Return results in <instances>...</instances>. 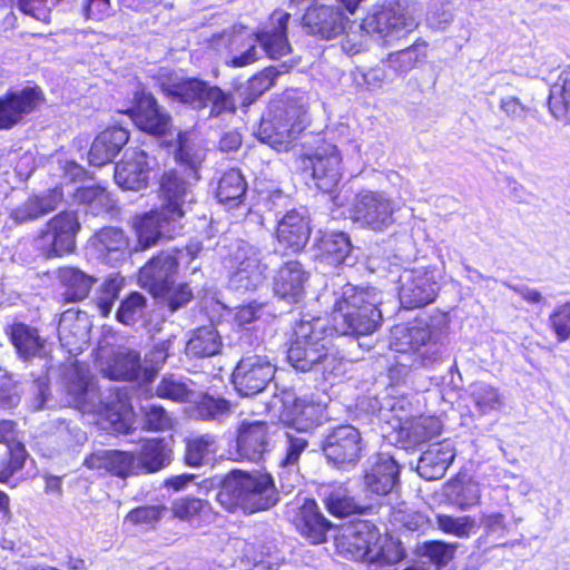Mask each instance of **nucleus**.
<instances>
[{
	"label": "nucleus",
	"mask_w": 570,
	"mask_h": 570,
	"mask_svg": "<svg viewBox=\"0 0 570 570\" xmlns=\"http://www.w3.org/2000/svg\"><path fill=\"white\" fill-rule=\"evenodd\" d=\"M390 348L400 354L389 370L391 380H404L411 370L433 368L443 360L440 335L423 323L399 324L391 330Z\"/></svg>",
	"instance_id": "1"
},
{
	"label": "nucleus",
	"mask_w": 570,
	"mask_h": 570,
	"mask_svg": "<svg viewBox=\"0 0 570 570\" xmlns=\"http://www.w3.org/2000/svg\"><path fill=\"white\" fill-rule=\"evenodd\" d=\"M332 331L326 318L304 316L294 327L287 351L289 364L302 372L320 370L325 379L336 375L341 360L330 348Z\"/></svg>",
	"instance_id": "2"
},
{
	"label": "nucleus",
	"mask_w": 570,
	"mask_h": 570,
	"mask_svg": "<svg viewBox=\"0 0 570 570\" xmlns=\"http://www.w3.org/2000/svg\"><path fill=\"white\" fill-rule=\"evenodd\" d=\"M332 311L333 328L342 335H368L381 325L382 293L374 287L345 284L335 293Z\"/></svg>",
	"instance_id": "3"
},
{
	"label": "nucleus",
	"mask_w": 570,
	"mask_h": 570,
	"mask_svg": "<svg viewBox=\"0 0 570 570\" xmlns=\"http://www.w3.org/2000/svg\"><path fill=\"white\" fill-rule=\"evenodd\" d=\"M66 380L67 393L75 407L105 416L118 433L129 432L130 411L124 394L117 391L105 400L89 371L80 366L70 370Z\"/></svg>",
	"instance_id": "4"
},
{
	"label": "nucleus",
	"mask_w": 570,
	"mask_h": 570,
	"mask_svg": "<svg viewBox=\"0 0 570 570\" xmlns=\"http://www.w3.org/2000/svg\"><path fill=\"white\" fill-rule=\"evenodd\" d=\"M217 501L230 512L255 513L274 507L278 495L269 474L234 471L224 480Z\"/></svg>",
	"instance_id": "5"
},
{
	"label": "nucleus",
	"mask_w": 570,
	"mask_h": 570,
	"mask_svg": "<svg viewBox=\"0 0 570 570\" xmlns=\"http://www.w3.org/2000/svg\"><path fill=\"white\" fill-rule=\"evenodd\" d=\"M291 14L282 10L274 11L268 22L258 31L255 37H248L245 40L242 36H236L232 45H238L240 48L232 49V65L234 67L247 66L258 58L256 43L259 42L262 49L272 59H278L291 51L286 30Z\"/></svg>",
	"instance_id": "6"
},
{
	"label": "nucleus",
	"mask_w": 570,
	"mask_h": 570,
	"mask_svg": "<svg viewBox=\"0 0 570 570\" xmlns=\"http://www.w3.org/2000/svg\"><path fill=\"white\" fill-rule=\"evenodd\" d=\"M199 252L198 244L188 245L184 249L161 252L140 268L139 283L155 296H164L176 283L178 266L191 263Z\"/></svg>",
	"instance_id": "7"
},
{
	"label": "nucleus",
	"mask_w": 570,
	"mask_h": 570,
	"mask_svg": "<svg viewBox=\"0 0 570 570\" xmlns=\"http://www.w3.org/2000/svg\"><path fill=\"white\" fill-rule=\"evenodd\" d=\"M304 122L303 111L294 106L271 108L263 116L256 136L262 142L274 149H286L288 144L304 129Z\"/></svg>",
	"instance_id": "8"
},
{
	"label": "nucleus",
	"mask_w": 570,
	"mask_h": 570,
	"mask_svg": "<svg viewBox=\"0 0 570 570\" xmlns=\"http://www.w3.org/2000/svg\"><path fill=\"white\" fill-rule=\"evenodd\" d=\"M396 205L384 193L364 190L355 195L350 218L364 228L383 232L394 224Z\"/></svg>",
	"instance_id": "9"
},
{
	"label": "nucleus",
	"mask_w": 570,
	"mask_h": 570,
	"mask_svg": "<svg viewBox=\"0 0 570 570\" xmlns=\"http://www.w3.org/2000/svg\"><path fill=\"white\" fill-rule=\"evenodd\" d=\"M227 264L233 269L229 286L237 292L254 291L264 279L261 252L245 240L232 245Z\"/></svg>",
	"instance_id": "10"
},
{
	"label": "nucleus",
	"mask_w": 570,
	"mask_h": 570,
	"mask_svg": "<svg viewBox=\"0 0 570 570\" xmlns=\"http://www.w3.org/2000/svg\"><path fill=\"white\" fill-rule=\"evenodd\" d=\"M439 272L424 266L404 269L399 277V297L404 308L412 309L432 303L439 291Z\"/></svg>",
	"instance_id": "11"
},
{
	"label": "nucleus",
	"mask_w": 570,
	"mask_h": 570,
	"mask_svg": "<svg viewBox=\"0 0 570 570\" xmlns=\"http://www.w3.org/2000/svg\"><path fill=\"white\" fill-rule=\"evenodd\" d=\"M276 366L271 358L257 348L246 353L238 361L232 375V382L238 394L252 396L265 390L275 375Z\"/></svg>",
	"instance_id": "12"
},
{
	"label": "nucleus",
	"mask_w": 570,
	"mask_h": 570,
	"mask_svg": "<svg viewBox=\"0 0 570 570\" xmlns=\"http://www.w3.org/2000/svg\"><path fill=\"white\" fill-rule=\"evenodd\" d=\"M80 223L75 212H61L52 217L37 238V246L47 258L71 253Z\"/></svg>",
	"instance_id": "13"
},
{
	"label": "nucleus",
	"mask_w": 570,
	"mask_h": 570,
	"mask_svg": "<svg viewBox=\"0 0 570 570\" xmlns=\"http://www.w3.org/2000/svg\"><path fill=\"white\" fill-rule=\"evenodd\" d=\"M195 184L189 175L185 177L177 170L164 173L159 181V208L164 210L167 219L179 220L184 217L195 203Z\"/></svg>",
	"instance_id": "14"
},
{
	"label": "nucleus",
	"mask_w": 570,
	"mask_h": 570,
	"mask_svg": "<svg viewBox=\"0 0 570 570\" xmlns=\"http://www.w3.org/2000/svg\"><path fill=\"white\" fill-rule=\"evenodd\" d=\"M415 19L400 6L374 8L363 20L361 28L390 42L405 37L416 28Z\"/></svg>",
	"instance_id": "15"
},
{
	"label": "nucleus",
	"mask_w": 570,
	"mask_h": 570,
	"mask_svg": "<svg viewBox=\"0 0 570 570\" xmlns=\"http://www.w3.org/2000/svg\"><path fill=\"white\" fill-rule=\"evenodd\" d=\"M303 26L307 31L324 40L337 38L346 31L350 19L341 8L314 0L306 8Z\"/></svg>",
	"instance_id": "16"
},
{
	"label": "nucleus",
	"mask_w": 570,
	"mask_h": 570,
	"mask_svg": "<svg viewBox=\"0 0 570 570\" xmlns=\"http://www.w3.org/2000/svg\"><path fill=\"white\" fill-rule=\"evenodd\" d=\"M342 157L336 146L325 144L303 159L305 169L312 170L315 186L323 193H331L342 177Z\"/></svg>",
	"instance_id": "17"
},
{
	"label": "nucleus",
	"mask_w": 570,
	"mask_h": 570,
	"mask_svg": "<svg viewBox=\"0 0 570 570\" xmlns=\"http://www.w3.org/2000/svg\"><path fill=\"white\" fill-rule=\"evenodd\" d=\"M323 452L335 465L355 464L362 452V438L352 425L334 428L324 439Z\"/></svg>",
	"instance_id": "18"
},
{
	"label": "nucleus",
	"mask_w": 570,
	"mask_h": 570,
	"mask_svg": "<svg viewBox=\"0 0 570 570\" xmlns=\"http://www.w3.org/2000/svg\"><path fill=\"white\" fill-rule=\"evenodd\" d=\"M307 433L297 431L285 433L278 471L281 488L285 493H291L296 487L301 485L302 476L298 462L308 448Z\"/></svg>",
	"instance_id": "19"
},
{
	"label": "nucleus",
	"mask_w": 570,
	"mask_h": 570,
	"mask_svg": "<svg viewBox=\"0 0 570 570\" xmlns=\"http://www.w3.org/2000/svg\"><path fill=\"white\" fill-rule=\"evenodd\" d=\"M309 216L306 209H291L278 220L276 227L277 250L298 253L307 244L311 236Z\"/></svg>",
	"instance_id": "20"
},
{
	"label": "nucleus",
	"mask_w": 570,
	"mask_h": 570,
	"mask_svg": "<svg viewBox=\"0 0 570 570\" xmlns=\"http://www.w3.org/2000/svg\"><path fill=\"white\" fill-rule=\"evenodd\" d=\"M135 125L150 135L163 136L170 126V117L161 111L156 99L144 89L135 94V106L129 110Z\"/></svg>",
	"instance_id": "21"
},
{
	"label": "nucleus",
	"mask_w": 570,
	"mask_h": 570,
	"mask_svg": "<svg viewBox=\"0 0 570 570\" xmlns=\"http://www.w3.org/2000/svg\"><path fill=\"white\" fill-rule=\"evenodd\" d=\"M147 154L138 148L127 149L122 159L116 164L115 181L125 190H140L149 179Z\"/></svg>",
	"instance_id": "22"
},
{
	"label": "nucleus",
	"mask_w": 570,
	"mask_h": 570,
	"mask_svg": "<svg viewBox=\"0 0 570 570\" xmlns=\"http://www.w3.org/2000/svg\"><path fill=\"white\" fill-rule=\"evenodd\" d=\"M41 99L37 88H23L0 97V130H8L36 109Z\"/></svg>",
	"instance_id": "23"
},
{
	"label": "nucleus",
	"mask_w": 570,
	"mask_h": 570,
	"mask_svg": "<svg viewBox=\"0 0 570 570\" xmlns=\"http://www.w3.org/2000/svg\"><path fill=\"white\" fill-rule=\"evenodd\" d=\"M281 420L291 428V431L308 432L320 421L321 409L318 404L286 394L283 400Z\"/></svg>",
	"instance_id": "24"
},
{
	"label": "nucleus",
	"mask_w": 570,
	"mask_h": 570,
	"mask_svg": "<svg viewBox=\"0 0 570 570\" xmlns=\"http://www.w3.org/2000/svg\"><path fill=\"white\" fill-rule=\"evenodd\" d=\"M379 539V531L375 527L361 522L347 529L338 539L337 547L341 552L355 561H366L370 563L372 548Z\"/></svg>",
	"instance_id": "25"
},
{
	"label": "nucleus",
	"mask_w": 570,
	"mask_h": 570,
	"mask_svg": "<svg viewBox=\"0 0 570 570\" xmlns=\"http://www.w3.org/2000/svg\"><path fill=\"white\" fill-rule=\"evenodd\" d=\"M400 468L394 456L379 453L371 459V466L364 475L366 490L376 495H385L392 491L399 480Z\"/></svg>",
	"instance_id": "26"
},
{
	"label": "nucleus",
	"mask_w": 570,
	"mask_h": 570,
	"mask_svg": "<svg viewBox=\"0 0 570 570\" xmlns=\"http://www.w3.org/2000/svg\"><path fill=\"white\" fill-rule=\"evenodd\" d=\"M177 222V219H167L160 208L139 217L135 224L138 248L147 249L156 245L161 237L171 238Z\"/></svg>",
	"instance_id": "27"
},
{
	"label": "nucleus",
	"mask_w": 570,
	"mask_h": 570,
	"mask_svg": "<svg viewBox=\"0 0 570 570\" xmlns=\"http://www.w3.org/2000/svg\"><path fill=\"white\" fill-rule=\"evenodd\" d=\"M269 426L266 422H243L238 429L237 452L240 458L257 462L269 444Z\"/></svg>",
	"instance_id": "28"
},
{
	"label": "nucleus",
	"mask_w": 570,
	"mask_h": 570,
	"mask_svg": "<svg viewBox=\"0 0 570 570\" xmlns=\"http://www.w3.org/2000/svg\"><path fill=\"white\" fill-rule=\"evenodd\" d=\"M208 83L198 78H169L160 82L163 94L171 101L202 110Z\"/></svg>",
	"instance_id": "29"
},
{
	"label": "nucleus",
	"mask_w": 570,
	"mask_h": 570,
	"mask_svg": "<svg viewBox=\"0 0 570 570\" xmlns=\"http://www.w3.org/2000/svg\"><path fill=\"white\" fill-rule=\"evenodd\" d=\"M307 272L297 261L285 263L274 276V293L287 303H298L305 293Z\"/></svg>",
	"instance_id": "30"
},
{
	"label": "nucleus",
	"mask_w": 570,
	"mask_h": 570,
	"mask_svg": "<svg viewBox=\"0 0 570 570\" xmlns=\"http://www.w3.org/2000/svg\"><path fill=\"white\" fill-rule=\"evenodd\" d=\"M85 465L91 470H104L122 479L138 474L135 454L126 451L97 450L86 458Z\"/></svg>",
	"instance_id": "31"
},
{
	"label": "nucleus",
	"mask_w": 570,
	"mask_h": 570,
	"mask_svg": "<svg viewBox=\"0 0 570 570\" xmlns=\"http://www.w3.org/2000/svg\"><path fill=\"white\" fill-rule=\"evenodd\" d=\"M455 458L453 443L443 440L431 444L420 456L417 472L425 480H436L444 475Z\"/></svg>",
	"instance_id": "32"
},
{
	"label": "nucleus",
	"mask_w": 570,
	"mask_h": 570,
	"mask_svg": "<svg viewBox=\"0 0 570 570\" xmlns=\"http://www.w3.org/2000/svg\"><path fill=\"white\" fill-rule=\"evenodd\" d=\"M129 132L122 127H110L100 132L91 144L88 159L90 165L101 167L111 163L127 144Z\"/></svg>",
	"instance_id": "33"
},
{
	"label": "nucleus",
	"mask_w": 570,
	"mask_h": 570,
	"mask_svg": "<svg viewBox=\"0 0 570 570\" xmlns=\"http://www.w3.org/2000/svg\"><path fill=\"white\" fill-rule=\"evenodd\" d=\"M6 332L19 358L30 361L36 357L43 358L47 355V341L40 336L36 327L24 323H13Z\"/></svg>",
	"instance_id": "34"
},
{
	"label": "nucleus",
	"mask_w": 570,
	"mask_h": 570,
	"mask_svg": "<svg viewBox=\"0 0 570 570\" xmlns=\"http://www.w3.org/2000/svg\"><path fill=\"white\" fill-rule=\"evenodd\" d=\"M91 245L98 257L110 265L118 264L129 253V239L122 229L117 227H105L97 232Z\"/></svg>",
	"instance_id": "35"
},
{
	"label": "nucleus",
	"mask_w": 570,
	"mask_h": 570,
	"mask_svg": "<svg viewBox=\"0 0 570 570\" xmlns=\"http://www.w3.org/2000/svg\"><path fill=\"white\" fill-rule=\"evenodd\" d=\"M62 190L55 187L42 195L29 197L24 203L14 207L10 218L16 224H26L55 210L62 200Z\"/></svg>",
	"instance_id": "36"
},
{
	"label": "nucleus",
	"mask_w": 570,
	"mask_h": 570,
	"mask_svg": "<svg viewBox=\"0 0 570 570\" xmlns=\"http://www.w3.org/2000/svg\"><path fill=\"white\" fill-rule=\"evenodd\" d=\"M100 370L110 380L135 381L142 373L140 355L136 351L119 350L100 364Z\"/></svg>",
	"instance_id": "37"
},
{
	"label": "nucleus",
	"mask_w": 570,
	"mask_h": 570,
	"mask_svg": "<svg viewBox=\"0 0 570 570\" xmlns=\"http://www.w3.org/2000/svg\"><path fill=\"white\" fill-rule=\"evenodd\" d=\"M88 320L85 314L67 311L62 313L58 324V337L69 352L81 348L88 341Z\"/></svg>",
	"instance_id": "38"
},
{
	"label": "nucleus",
	"mask_w": 570,
	"mask_h": 570,
	"mask_svg": "<svg viewBox=\"0 0 570 570\" xmlns=\"http://www.w3.org/2000/svg\"><path fill=\"white\" fill-rule=\"evenodd\" d=\"M136 456L137 473H154L171 461V449L164 439L145 440Z\"/></svg>",
	"instance_id": "39"
},
{
	"label": "nucleus",
	"mask_w": 570,
	"mask_h": 570,
	"mask_svg": "<svg viewBox=\"0 0 570 570\" xmlns=\"http://www.w3.org/2000/svg\"><path fill=\"white\" fill-rule=\"evenodd\" d=\"M296 525L313 543H321L326 538L330 522L320 512L314 500H305L296 514Z\"/></svg>",
	"instance_id": "40"
},
{
	"label": "nucleus",
	"mask_w": 570,
	"mask_h": 570,
	"mask_svg": "<svg viewBox=\"0 0 570 570\" xmlns=\"http://www.w3.org/2000/svg\"><path fill=\"white\" fill-rule=\"evenodd\" d=\"M321 259L330 265H350L355 263L353 247L347 234L335 232L325 234L318 245Z\"/></svg>",
	"instance_id": "41"
},
{
	"label": "nucleus",
	"mask_w": 570,
	"mask_h": 570,
	"mask_svg": "<svg viewBox=\"0 0 570 570\" xmlns=\"http://www.w3.org/2000/svg\"><path fill=\"white\" fill-rule=\"evenodd\" d=\"M324 501L327 511L338 518L361 514L365 510V507L358 503L348 488L342 483L328 485Z\"/></svg>",
	"instance_id": "42"
},
{
	"label": "nucleus",
	"mask_w": 570,
	"mask_h": 570,
	"mask_svg": "<svg viewBox=\"0 0 570 570\" xmlns=\"http://www.w3.org/2000/svg\"><path fill=\"white\" fill-rule=\"evenodd\" d=\"M548 104L556 119L570 122V68L563 69L551 85Z\"/></svg>",
	"instance_id": "43"
},
{
	"label": "nucleus",
	"mask_w": 570,
	"mask_h": 570,
	"mask_svg": "<svg viewBox=\"0 0 570 570\" xmlns=\"http://www.w3.org/2000/svg\"><path fill=\"white\" fill-rule=\"evenodd\" d=\"M222 337L213 326L195 330L186 343V352L196 357H210L222 350Z\"/></svg>",
	"instance_id": "44"
},
{
	"label": "nucleus",
	"mask_w": 570,
	"mask_h": 570,
	"mask_svg": "<svg viewBox=\"0 0 570 570\" xmlns=\"http://www.w3.org/2000/svg\"><path fill=\"white\" fill-rule=\"evenodd\" d=\"M58 278L66 288L63 296L67 301L77 302L87 297L95 278L75 267H63L58 272Z\"/></svg>",
	"instance_id": "45"
},
{
	"label": "nucleus",
	"mask_w": 570,
	"mask_h": 570,
	"mask_svg": "<svg viewBox=\"0 0 570 570\" xmlns=\"http://www.w3.org/2000/svg\"><path fill=\"white\" fill-rule=\"evenodd\" d=\"M469 391L476 411L482 415L498 412L504 406V396L494 385L475 382L470 385Z\"/></svg>",
	"instance_id": "46"
},
{
	"label": "nucleus",
	"mask_w": 570,
	"mask_h": 570,
	"mask_svg": "<svg viewBox=\"0 0 570 570\" xmlns=\"http://www.w3.org/2000/svg\"><path fill=\"white\" fill-rule=\"evenodd\" d=\"M177 148L175 150L176 160L189 169V176L194 181H198V168L205 159V150L195 144L187 132H178Z\"/></svg>",
	"instance_id": "47"
},
{
	"label": "nucleus",
	"mask_w": 570,
	"mask_h": 570,
	"mask_svg": "<svg viewBox=\"0 0 570 570\" xmlns=\"http://www.w3.org/2000/svg\"><path fill=\"white\" fill-rule=\"evenodd\" d=\"M246 189L247 183L244 175L239 169L232 168L222 175L216 196L220 203L234 206L240 203Z\"/></svg>",
	"instance_id": "48"
},
{
	"label": "nucleus",
	"mask_w": 570,
	"mask_h": 570,
	"mask_svg": "<svg viewBox=\"0 0 570 570\" xmlns=\"http://www.w3.org/2000/svg\"><path fill=\"white\" fill-rule=\"evenodd\" d=\"M425 58L426 43L424 41H416L405 49L391 52L387 57V62L395 73L404 76Z\"/></svg>",
	"instance_id": "49"
},
{
	"label": "nucleus",
	"mask_w": 570,
	"mask_h": 570,
	"mask_svg": "<svg viewBox=\"0 0 570 570\" xmlns=\"http://www.w3.org/2000/svg\"><path fill=\"white\" fill-rule=\"evenodd\" d=\"M284 66H271L253 76L242 89L240 95L244 96L243 104L249 105L275 82L276 78L283 72Z\"/></svg>",
	"instance_id": "50"
},
{
	"label": "nucleus",
	"mask_w": 570,
	"mask_h": 570,
	"mask_svg": "<svg viewBox=\"0 0 570 570\" xmlns=\"http://www.w3.org/2000/svg\"><path fill=\"white\" fill-rule=\"evenodd\" d=\"M77 199L86 204L90 213L95 216L110 212L115 202L105 187L99 185L87 186L78 189Z\"/></svg>",
	"instance_id": "51"
},
{
	"label": "nucleus",
	"mask_w": 570,
	"mask_h": 570,
	"mask_svg": "<svg viewBox=\"0 0 570 570\" xmlns=\"http://www.w3.org/2000/svg\"><path fill=\"white\" fill-rule=\"evenodd\" d=\"M403 430L412 443L419 444L438 436L442 431V422L435 416H420L412 420Z\"/></svg>",
	"instance_id": "52"
},
{
	"label": "nucleus",
	"mask_w": 570,
	"mask_h": 570,
	"mask_svg": "<svg viewBox=\"0 0 570 570\" xmlns=\"http://www.w3.org/2000/svg\"><path fill=\"white\" fill-rule=\"evenodd\" d=\"M215 453V438L210 434L190 438L186 443L185 462L189 466L203 465Z\"/></svg>",
	"instance_id": "53"
},
{
	"label": "nucleus",
	"mask_w": 570,
	"mask_h": 570,
	"mask_svg": "<svg viewBox=\"0 0 570 570\" xmlns=\"http://www.w3.org/2000/svg\"><path fill=\"white\" fill-rule=\"evenodd\" d=\"M246 557L254 563V570H275L279 563L276 546L273 542H250L246 548Z\"/></svg>",
	"instance_id": "54"
},
{
	"label": "nucleus",
	"mask_w": 570,
	"mask_h": 570,
	"mask_svg": "<svg viewBox=\"0 0 570 570\" xmlns=\"http://www.w3.org/2000/svg\"><path fill=\"white\" fill-rule=\"evenodd\" d=\"M156 393L161 399H169L176 402H190L194 399V391L178 375L167 374L159 382Z\"/></svg>",
	"instance_id": "55"
},
{
	"label": "nucleus",
	"mask_w": 570,
	"mask_h": 570,
	"mask_svg": "<svg viewBox=\"0 0 570 570\" xmlns=\"http://www.w3.org/2000/svg\"><path fill=\"white\" fill-rule=\"evenodd\" d=\"M480 527L483 529L484 535L501 541L510 533L511 523L507 515L500 511L484 510L480 514Z\"/></svg>",
	"instance_id": "56"
},
{
	"label": "nucleus",
	"mask_w": 570,
	"mask_h": 570,
	"mask_svg": "<svg viewBox=\"0 0 570 570\" xmlns=\"http://www.w3.org/2000/svg\"><path fill=\"white\" fill-rule=\"evenodd\" d=\"M403 558L404 550L399 541L387 537L382 538L379 534V539L372 548L370 563L394 564Z\"/></svg>",
	"instance_id": "57"
},
{
	"label": "nucleus",
	"mask_w": 570,
	"mask_h": 570,
	"mask_svg": "<svg viewBox=\"0 0 570 570\" xmlns=\"http://www.w3.org/2000/svg\"><path fill=\"white\" fill-rule=\"evenodd\" d=\"M124 286V278L119 275H110L101 284L97 296L96 305L102 316H108Z\"/></svg>",
	"instance_id": "58"
},
{
	"label": "nucleus",
	"mask_w": 570,
	"mask_h": 570,
	"mask_svg": "<svg viewBox=\"0 0 570 570\" xmlns=\"http://www.w3.org/2000/svg\"><path fill=\"white\" fill-rule=\"evenodd\" d=\"M438 528L448 534L458 538H469L475 532L476 522L471 515L452 517L448 514H439L436 517Z\"/></svg>",
	"instance_id": "59"
},
{
	"label": "nucleus",
	"mask_w": 570,
	"mask_h": 570,
	"mask_svg": "<svg viewBox=\"0 0 570 570\" xmlns=\"http://www.w3.org/2000/svg\"><path fill=\"white\" fill-rule=\"evenodd\" d=\"M145 308V296L138 292H134L120 303L116 317L118 322L124 325H134L144 316Z\"/></svg>",
	"instance_id": "60"
},
{
	"label": "nucleus",
	"mask_w": 570,
	"mask_h": 570,
	"mask_svg": "<svg viewBox=\"0 0 570 570\" xmlns=\"http://www.w3.org/2000/svg\"><path fill=\"white\" fill-rule=\"evenodd\" d=\"M204 100V109L209 108V117H218L223 114H232L235 111L234 99L219 87L208 86Z\"/></svg>",
	"instance_id": "61"
},
{
	"label": "nucleus",
	"mask_w": 570,
	"mask_h": 570,
	"mask_svg": "<svg viewBox=\"0 0 570 570\" xmlns=\"http://www.w3.org/2000/svg\"><path fill=\"white\" fill-rule=\"evenodd\" d=\"M171 346L173 340H164L154 344V346L145 354L142 375L146 380H151L155 373L160 370L169 355Z\"/></svg>",
	"instance_id": "62"
},
{
	"label": "nucleus",
	"mask_w": 570,
	"mask_h": 570,
	"mask_svg": "<svg viewBox=\"0 0 570 570\" xmlns=\"http://www.w3.org/2000/svg\"><path fill=\"white\" fill-rule=\"evenodd\" d=\"M196 412L203 420H217L229 412V402L222 397L204 395L197 402Z\"/></svg>",
	"instance_id": "63"
},
{
	"label": "nucleus",
	"mask_w": 570,
	"mask_h": 570,
	"mask_svg": "<svg viewBox=\"0 0 570 570\" xmlns=\"http://www.w3.org/2000/svg\"><path fill=\"white\" fill-rule=\"evenodd\" d=\"M456 544H450L442 541L424 542L421 551L439 568L446 566L453 558Z\"/></svg>",
	"instance_id": "64"
}]
</instances>
